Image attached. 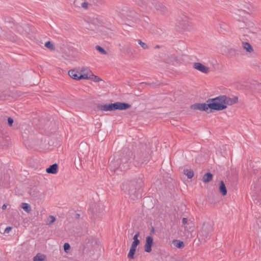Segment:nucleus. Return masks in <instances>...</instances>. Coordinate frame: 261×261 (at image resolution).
Here are the masks:
<instances>
[{
    "label": "nucleus",
    "mask_w": 261,
    "mask_h": 261,
    "mask_svg": "<svg viewBox=\"0 0 261 261\" xmlns=\"http://www.w3.org/2000/svg\"><path fill=\"white\" fill-rule=\"evenodd\" d=\"M89 4L87 2H84L81 3V5L85 9H87Z\"/></svg>",
    "instance_id": "obj_35"
},
{
    "label": "nucleus",
    "mask_w": 261,
    "mask_h": 261,
    "mask_svg": "<svg viewBox=\"0 0 261 261\" xmlns=\"http://www.w3.org/2000/svg\"><path fill=\"white\" fill-rule=\"evenodd\" d=\"M188 220L186 218H183L182 219V223L184 225H185L187 223Z\"/></svg>",
    "instance_id": "obj_42"
},
{
    "label": "nucleus",
    "mask_w": 261,
    "mask_h": 261,
    "mask_svg": "<svg viewBox=\"0 0 261 261\" xmlns=\"http://www.w3.org/2000/svg\"><path fill=\"white\" fill-rule=\"evenodd\" d=\"M13 122V119L11 117H9L8 118V124H9V125L12 126Z\"/></svg>",
    "instance_id": "obj_37"
},
{
    "label": "nucleus",
    "mask_w": 261,
    "mask_h": 261,
    "mask_svg": "<svg viewBox=\"0 0 261 261\" xmlns=\"http://www.w3.org/2000/svg\"><path fill=\"white\" fill-rule=\"evenodd\" d=\"M81 158H82V157H80V156H79V159H78V160H77V162H78V161H81Z\"/></svg>",
    "instance_id": "obj_46"
},
{
    "label": "nucleus",
    "mask_w": 261,
    "mask_h": 261,
    "mask_svg": "<svg viewBox=\"0 0 261 261\" xmlns=\"http://www.w3.org/2000/svg\"><path fill=\"white\" fill-rule=\"evenodd\" d=\"M242 47L248 53H251L253 51V48L251 45L246 42H242Z\"/></svg>",
    "instance_id": "obj_22"
},
{
    "label": "nucleus",
    "mask_w": 261,
    "mask_h": 261,
    "mask_svg": "<svg viewBox=\"0 0 261 261\" xmlns=\"http://www.w3.org/2000/svg\"><path fill=\"white\" fill-rule=\"evenodd\" d=\"M150 149L148 148L144 149V147L140 151H138L134 155V164L136 167H140L143 164H146L150 160Z\"/></svg>",
    "instance_id": "obj_3"
},
{
    "label": "nucleus",
    "mask_w": 261,
    "mask_h": 261,
    "mask_svg": "<svg viewBox=\"0 0 261 261\" xmlns=\"http://www.w3.org/2000/svg\"><path fill=\"white\" fill-rule=\"evenodd\" d=\"M140 240H134L132 243V246H134L135 247H137V246L140 244Z\"/></svg>",
    "instance_id": "obj_34"
},
{
    "label": "nucleus",
    "mask_w": 261,
    "mask_h": 261,
    "mask_svg": "<svg viewBox=\"0 0 261 261\" xmlns=\"http://www.w3.org/2000/svg\"><path fill=\"white\" fill-rule=\"evenodd\" d=\"M121 51L126 55H133L135 50L129 46H122L120 49Z\"/></svg>",
    "instance_id": "obj_18"
},
{
    "label": "nucleus",
    "mask_w": 261,
    "mask_h": 261,
    "mask_svg": "<svg viewBox=\"0 0 261 261\" xmlns=\"http://www.w3.org/2000/svg\"><path fill=\"white\" fill-rule=\"evenodd\" d=\"M193 68L204 73H207L210 71L208 67L199 62L194 63Z\"/></svg>",
    "instance_id": "obj_13"
},
{
    "label": "nucleus",
    "mask_w": 261,
    "mask_h": 261,
    "mask_svg": "<svg viewBox=\"0 0 261 261\" xmlns=\"http://www.w3.org/2000/svg\"><path fill=\"white\" fill-rule=\"evenodd\" d=\"M154 231V227H152V228H151V232H153Z\"/></svg>",
    "instance_id": "obj_48"
},
{
    "label": "nucleus",
    "mask_w": 261,
    "mask_h": 261,
    "mask_svg": "<svg viewBox=\"0 0 261 261\" xmlns=\"http://www.w3.org/2000/svg\"><path fill=\"white\" fill-rule=\"evenodd\" d=\"M132 155L133 153L128 148H123L119 154L114 155L112 159L110 158V170L117 174H119V171L126 170L129 167Z\"/></svg>",
    "instance_id": "obj_1"
},
{
    "label": "nucleus",
    "mask_w": 261,
    "mask_h": 261,
    "mask_svg": "<svg viewBox=\"0 0 261 261\" xmlns=\"http://www.w3.org/2000/svg\"><path fill=\"white\" fill-rule=\"evenodd\" d=\"M80 73L81 75H86L87 76V78H83V79H89L90 77V73L92 74L91 71L87 67H83L81 70Z\"/></svg>",
    "instance_id": "obj_19"
},
{
    "label": "nucleus",
    "mask_w": 261,
    "mask_h": 261,
    "mask_svg": "<svg viewBox=\"0 0 261 261\" xmlns=\"http://www.w3.org/2000/svg\"><path fill=\"white\" fill-rule=\"evenodd\" d=\"M153 239L151 236H148L146 238L144 250L146 252L149 253L151 251V247L153 245Z\"/></svg>",
    "instance_id": "obj_10"
},
{
    "label": "nucleus",
    "mask_w": 261,
    "mask_h": 261,
    "mask_svg": "<svg viewBox=\"0 0 261 261\" xmlns=\"http://www.w3.org/2000/svg\"><path fill=\"white\" fill-rule=\"evenodd\" d=\"M213 175L211 172L206 173L202 178V180L204 183H208L213 179Z\"/></svg>",
    "instance_id": "obj_21"
},
{
    "label": "nucleus",
    "mask_w": 261,
    "mask_h": 261,
    "mask_svg": "<svg viewBox=\"0 0 261 261\" xmlns=\"http://www.w3.org/2000/svg\"><path fill=\"white\" fill-rule=\"evenodd\" d=\"M252 189L254 191L253 200L256 203L261 204V176L252 185Z\"/></svg>",
    "instance_id": "obj_7"
},
{
    "label": "nucleus",
    "mask_w": 261,
    "mask_h": 261,
    "mask_svg": "<svg viewBox=\"0 0 261 261\" xmlns=\"http://www.w3.org/2000/svg\"><path fill=\"white\" fill-rule=\"evenodd\" d=\"M9 138H4L3 134L2 131L0 130V147H2L3 148H7L9 145Z\"/></svg>",
    "instance_id": "obj_14"
},
{
    "label": "nucleus",
    "mask_w": 261,
    "mask_h": 261,
    "mask_svg": "<svg viewBox=\"0 0 261 261\" xmlns=\"http://www.w3.org/2000/svg\"><path fill=\"white\" fill-rule=\"evenodd\" d=\"M114 111L116 110H125L131 107L129 103L121 102H116L113 103Z\"/></svg>",
    "instance_id": "obj_12"
},
{
    "label": "nucleus",
    "mask_w": 261,
    "mask_h": 261,
    "mask_svg": "<svg viewBox=\"0 0 261 261\" xmlns=\"http://www.w3.org/2000/svg\"><path fill=\"white\" fill-rule=\"evenodd\" d=\"M81 0H75L74 1V5L75 6H78V5L80 4V1Z\"/></svg>",
    "instance_id": "obj_41"
},
{
    "label": "nucleus",
    "mask_w": 261,
    "mask_h": 261,
    "mask_svg": "<svg viewBox=\"0 0 261 261\" xmlns=\"http://www.w3.org/2000/svg\"><path fill=\"white\" fill-rule=\"evenodd\" d=\"M140 236V232L139 231H137L136 232V233L134 235V236L133 237V240H139L138 239V237H139Z\"/></svg>",
    "instance_id": "obj_38"
},
{
    "label": "nucleus",
    "mask_w": 261,
    "mask_h": 261,
    "mask_svg": "<svg viewBox=\"0 0 261 261\" xmlns=\"http://www.w3.org/2000/svg\"><path fill=\"white\" fill-rule=\"evenodd\" d=\"M49 218L51 220H50V221L49 222V223H48V225H50V224H51L53 223L55 221V220H56V218H55L54 216H51V215L49 216Z\"/></svg>",
    "instance_id": "obj_36"
},
{
    "label": "nucleus",
    "mask_w": 261,
    "mask_h": 261,
    "mask_svg": "<svg viewBox=\"0 0 261 261\" xmlns=\"http://www.w3.org/2000/svg\"><path fill=\"white\" fill-rule=\"evenodd\" d=\"M219 191L223 196L227 194V189L223 181L221 180L219 184Z\"/></svg>",
    "instance_id": "obj_20"
},
{
    "label": "nucleus",
    "mask_w": 261,
    "mask_h": 261,
    "mask_svg": "<svg viewBox=\"0 0 261 261\" xmlns=\"http://www.w3.org/2000/svg\"><path fill=\"white\" fill-rule=\"evenodd\" d=\"M21 208L27 213H29L31 211L30 205L27 203H22Z\"/></svg>",
    "instance_id": "obj_27"
},
{
    "label": "nucleus",
    "mask_w": 261,
    "mask_h": 261,
    "mask_svg": "<svg viewBox=\"0 0 261 261\" xmlns=\"http://www.w3.org/2000/svg\"><path fill=\"white\" fill-rule=\"evenodd\" d=\"M184 173L187 176L188 178L189 179L192 178L194 176V172L191 169H184Z\"/></svg>",
    "instance_id": "obj_25"
},
{
    "label": "nucleus",
    "mask_w": 261,
    "mask_h": 261,
    "mask_svg": "<svg viewBox=\"0 0 261 261\" xmlns=\"http://www.w3.org/2000/svg\"><path fill=\"white\" fill-rule=\"evenodd\" d=\"M95 48L102 54L106 55L107 54V51L102 47L99 45H96Z\"/></svg>",
    "instance_id": "obj_31"
},
{
    "label": "nucleus",
    "mask_w": 261,
    "mask_h": 261,
    "mask_svg": "<svg viewBox=\"0 0 261 261\" xmlns=\"http://www.w3.org/2000/svg\"><path fill=\"white\" fill-rule=\"evenodd\" d=\"M256 223L259 227L261 228V217H259L257 219Z\"/></svg>",
    "instance_id": "obj_39"
},
{
    "label": "nucleus",
    "mask_w": 261,
    "mask_h": 261,
    "mask_svg": "<svg viewBox=\"0 0 261 261\" xmlns=\"http://www.w3.org/2000/svg\"><path fill=\"white\" fill-rule=\"evenodd\" d=\"M206 102L208 103V113H210L213 112L214 111H221L226 108V106L223 104L220 96L213 98H208L206 100Z\"/></svg>",
    "instance_id": "obj_6"
},
{
    "label": "nucleus",
    "mask_w": 261,
    "mask_h": 261,
    "mask_svg": "<svg viewBox=\"0 0 261 261\" xmlns=\"http://www.w3.org/2000/svg\"><path fill=\"white\" fill-rule=\"evenodd\" d=\"M238 54L237 50L234 48H230L228 51V56L229 57H234Z\"/></svg>",
    "instance_id": "obj_28"
},
{
    "label": "nucleus",
    "mask_w": 261,
    "mask_h": 261,
    "mask_svg": "<svg viewBox=\"0 0 261 261\" xmlns=\"http://www.w3.org/2000/svg\"><path fill=\"white\" fill-rule=\"evenodd\" d=\"M213 232V227L210 222L203 223L198 232V238L201 242H205L206 239L210 238Z\"/></svg>",
    "instance_id": "obj_5"
},
{
    "label": "nucleus",
    "mask_w": 261,
    "mask_h": 261,
    "mask_svg": "<svg viewBox=\"0 0 261 261\" xmlns=\"http://www.w3.org/2000/svg\"><path fill=\"white\" fill-rule=\"evenodd\" d=\"M173 244L174 246L178 248H182L185 245L183 241L177 240H174L173 241Z\"/></svg>",
    "instance_id": "obj_24"
},
{
    "label": "nucleus",
    "mask_w": 261,
    "mask_h": 261,
    "mask_svg": "<svg viewBox=\"0 0 261 261\" xmlns=\"http://www.w3.org/2000/svg\"><path fill=\"white\" fill-rule=\"evenodd\" d=\"M68 75L70 77L74 80H80L83 78H87V76L86 75H81L80 72L74 69H71L68 71Z\"/></svg>",
    "instance_id": "obj_11"
},
{
    "label": "nucleus",
    "mask_w": 261,
    "mask_h": 261,
    "mask_svg": "<svg viewBox=\"0 0 261 261\" xmlns=\"http://www.w3.org/2000/svg\"><path fill=\"white\" fill-rule=\"evenodd\" d=\"M12 229V227L11 226L7 227L5 230V232L9 233Z\"/></svg>",
    "instance_id": "obj_40"
},
{
    "label": "nucleus",
    "mask_w": 261,
    "mask_h": 261,
    "mask_svg": "<svg viewBox=\"0 0 261 261\" xmlns=\"http://www.w3.org/2000/svg\"><path fill=\"white\" fill-rule=\"evenodd\" d=\"M191 109L194 110H200L201 111H205L207 113H208L209 109L208 107V103H195L192 105L190 107Z\"/></svg>",
    "instance_id": "obj_8"
},
{
    "label": "nucleus",
    "mask_w": 261,
    "mask_h": 261,
    "mask_svg": "<svg viewBox=\"0 0 261 261\" xmlns=\"http://www.w3.org/2000/svg\"><path fill=\"white\" fill-rule=\"evenodd\" d=\"M222 98L223 104L227 107V105H232L236 103L238 101V98L237 96L233 98H230L226 95H220Z\"/></svg>",
    "instance_id": "obj_9"
},
{
    "label": "nucleus",
    "mask_w": 261,
    "mask_h": 261,
    "mask_svg": "<svg viewBox=\"0 0 261 261\" xmlns=\"http://www.w3.org/2000/svg\"><path fill=\"white\" fill-rule=\"evenodd\" d=\"M76 160H75V161H74L75 164H76Z\"/></svg>",
    "instance_id": "obj_49"
},
{
    "label": "nucleus",
    "mask_w": 261,
    "mask_h": 261,
    "mask_svg": "<svg viewBox=\"0 0 261 261\" xmlns=\"http://www.w3.org/2000/svg\"><path fill=\"white\" fill-rule=\"evenodd\" d=\"M160 47V46L159 45H156L154 46V48H159Z\"/></svg>",
    "instance_id": "obj_45"
},
{
    "label": "nucleus",
    "mask_w": 261,
    "mask_h": 261,
    "mask_svg": "<svg viewBox=\"0 0 261 261\" xmlns=\"http://www.w3.org/2000/svg\"><path fill=\"white\" fill-rule=\"evenodd\" d=\"M138 42L139 44L144 49H147L149 48L148 45L145 43V42H142L141 40H138Z\"/></svg>",
    "instance_id": "obj_30"
},
{
    "label": "nucleus",
    "mask_w": 261,
    "mask_h": 261,
    "mask_svg": "<svg viewBox=\"0 0 261 261\" xmlns=\"http://www.w3.org/2000/svg\"><path fill=\"white\" fill-rule=\"evenodd\" d=\"M94 3H101L103 0H92Z\"/></svg>",
    "instance_id": "obj_43"
},
{
    "label": "nucleus",
    "mask_w": 261,
    "mask_h": 261,
    "mask_svg": "<svg viewBox=\"0 0 261 261\" xmlns=\"http://www.w3.org/2000/svg\"><path fill=\"white\" fill-rule=\"evenodd\" d=\"M89 80H91L94 82H99L100 81H101V79L100 77H99L98 76H96V75H95L93 74V73L92 74L90 73V77L89 78Z\"/></svg>",
    "instance_id": "obj_29"
},
{
    "label": "nucleus",
    "mask_w": 261,
    "mask_h": 261,
    "mask_svg": "<svg viewBox=\"0 0 261 261\" xmlns=\"http://www.w3.org/2000/svg\"><path fill=\"white\" fill-rule=\"evenodd\" d=\"M136 247L131 245L129 251L127 255V257L129 259H132L134 258V255L136 251Z\"/></svg>",
    "instance_id": "obj_23"
},
{
    "label": "nucleus",
    "mask_w": 261,
    "mask_h": 261,
    "mask_svg": "<svg viewBox=\"0 0 261 261\" xmlns=\"http://www.w3.org/2000/svg\"><path fill=\"white\" fill-rule=\"evenodd\" d=\"M144 176L139 174L137 177L131 180H128L122 184L121 189L129 195L133 200H136L141 197L140 189L143 184Z\"/></svg>",
    "instance_id": "obj_2"
},
{
    "label": "nucleus",
    "mask_w": 261,
    "mask_h": 261,
    "mask_svg": "<svg viewBox=\"0 0 261 261\" xmlns=\"http://www.w3.org/2000/svg\"><path fill=\"white\" fill-rule=\"evenodd\" d=\"M138 4L143 6H146L150 9L154 7L157 11L161 13L164 14L167 11L166 7L161 2L156 0H138Z\"/></svg>",
    "instance_id": "obj_4"
},
{
    "label": "nucleus",
    "mask_w": 261,
    "mask_h": 261,
    "mask_svg": "<svg viewBox=\"0 0 261 261\" xmlns=\"http://www.w3.org/2000/svg\"><path fill=\"white\" fill-rule=\"evenodd\" d=\"M220 29L219 32L222 34H225L229 30V26L224 22H221L219 23Z\"/></svg>",
    "instance_id": "obj_17"
},
{
    "label": "nucleus",
    "mask_w": 261,
    "mask_h": 261,
    "mask_svg": "<svg viewBox=\"0 0 261 261\" xmlns=\"http://www.w3.org/2000/svg\"><path fill=\"white\" fill-rule=\"evenodd\" d=\"M7 205L6 204H3V205L2 206V209L3 210H5L6 208H7Z\"/></svg>",
    "instance_id": "obj_44"
},
{
    "label": "nucleus",
    "mask_w": 261,
    "mask_h": 261,
    "mask_svg": "<svg viewBox=\"0 0 261 261\" xmlns=\"http://www.w3.org/2000/svg\"><path fill=\"white\" fill-rule=\"evenodd\" d=\"M45 46L50 50H54L55 46L54 44L50 41H48L45 43Z\"/></svg>",
    "instance_id": "obj_26"
},
{
    "label": "nucleus",
    "mask_w": 261,
    "mask_h": 261,
    "mask_svg": "<svg viewBox=\"0 0 261 261\" xmlns=\"http://www.w3.org/2000/svg\"><path fill=\"white\" fill-rule=\"evenodd\" d=\"M44 258L42 255H36L33 258V261H43Z\"/></svg>",
    "instance_id": "obj_32"
},
{
    "label": "nucleus",
    "mask_w": 261,
    "mask_h": 261,
    "mask_svg": "<svg viewBox=\"0 0 261 261\" xmlns=\"http://www.w3.org/2000/svg\"><path fill=\"white\" fill-rule=\"evenodd\" d=\"M64 250L65 252H67L70 249V246L68 243H66L63 246Z\"/></svg>",
    "instance_id": "obj_33"
},
{
    "label": "nucleus",
    "mask_w": 261,
    "mask_h": 261,
    "mask_svg": "<svg viewBox=\"0 0 261 261\" xmlns=\"http://www.w3.org/2000/svg\"><path fill=\"white\" fill-rule=\"evenodd\" d=\"M58 165L57 163L53 164L50 165L49 167L46 169V172L47 173L55 174L58 172Z\"/></svg>",
    "instance_id": "obj_16"
},
{
    "label": "nucleus",
    "mask_w": 261,
    "mask_h": 261,
    "mask_svg": "<svg viewBox=\"0 0 261 261\" xmlns=\"http://www.w3.org/2000/svg\"><path fill=\"white\" fill-rule=\"evenodd\" d=\"M80 216V214H76V217L77 218H79Z\"/></svg>",
    "instance_id": "obj_47"
},
{
    "label": "nucleus",
    "mask_w": 261,
    "mask_h": 261,
    "mask_svg": "<svg viewBox=\"0 0 261 261\" xmlns=\"http://www.w3.org/2000/svg\"><path fill=\"white\" fill-rule=\"evenodd\" d=\"M97 108L99 110L103 111H114L113 103H111L109 104H105L103 105H99L97 106Z\"/></svg>",
    "instance_id": "obj_15"
}]
</instances>
